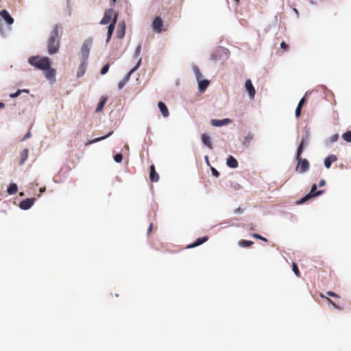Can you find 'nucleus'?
I'll return each instance as SVG.
<instances>
[{"label": "nucleus", "instance_id": "nucleus-22", "mask_svg": "<svg viewBox=\"0 0 351 351\" xmlns=\"http://www.w3.org/2000/svg\"><path fill=\"white\" fill-rule=\"evenodd\" d=\"M306 102V99L304 97L300 99L295 110V117L298 118L301 116L302 108Z\"/></svg>", "mask_w": 351, "mask_h": 351}, {"label": "nucleus", "instance_id": "nucleus-3", "mask_svg": "<svg viewBox=\"0 0 351 351\" xmlns=\"http://www.w3.org/2000/svg\"><path fill=\"white\" fill-rule=\"evenodd\" d=\"M51 60L47 56H40L38 55L29 56L27 59V62L32 66L38 70L41 71L45 69V66L49 64Z\"/></svg>", "mask_w": 351, "mask_h": 351}, {"label": "nucleus", "instance_id": "nucleus-10", "mask_svg": "<svg viewBox=\"0 0 351 351\" xmlns=\"http://www.w3.org/2000/svg\"><path fill=\"white\" fill-rule=\"evenodd\" d=\"M245 88L249 95L250 99H254L256 94V90L252 84V80L247 79L245 82Z\"/></svg>", "mask_w": 351, "mask_h": 351}, {"label": "nucleus", "instance_id": "nucleus-41", "mask_svg": "<svg viewBox=\"0 0 351 351\" xmlns=\"http://www.w3.org/2000/svg\"><path fill=\"white\" fill-rule=\"evenodd\" d=\"M210 170H211L212 176L213 177L218 178L220 176L219 171L217 169H215V167L210 166Z\"/></svg>", "mask_w": 351, "mask_h": 351}, {"label": "nucleus", "instance_id": "nucleus-32", "mask_svg": "<svg viewBox=\"0 0 351 351\" xmlns=\"http://www.w3.org/2000/svg\"><path fill=\"white\" fill-rule=\"evenodd\" d=\"M254 242L250 240H241L239 242V245L242 247H248L251 246Z\"/></svg>", "mask_w": 351, "mask_h": 351}, {"label": "nucleus", "instance_id": "nucleus-5", "mask_svg": "<svg viewBox=\"0 0 351 351\" xmlns=\"http://www.w3.org/2000/svg\"><path fill=\"white\" fill-rule=\"evenodd\" d=\"M309 140H310V132H309L308 130L305 128L303 132V134H302L300 143H299V145L298 146L295 155H302L306 146L308 144Z\"/></svg>", "mask_w": 351, "mask_h": 351}, {"label": "nucleus", "instance_id": "nucleus-53", "mask_svg": "<svg viewBox=\"0 0 351 351\" xmlns=\"http://www.w3.org/2000/svg\"><path fill=\"white\" fill-rule=\"evenodd\" d=\"M318 186L317 184H313L312 186H311V191H312V192H315L317 189Z\"/></svg>", "mask_w": 351, "mask_h": 351}, {"label": "nucleus", "instance_id": "nucleus-56", "mask_svg": "<svg viewBox=\"0 0 351 351\" xmlns=\"http://www.w3.org/2000/svg\"><path fill=\"white\" fill-rule=\"evenodd\" d=\"M219 226L221 227V228H223L227 226V223H226V222L220 223L219 224Z\"/></svg>", "mask_w": 351, "mask_h": 351}, {"label": "nucleus", "instance_id": "nucleus-20", "mask_svg": "<svg viewBox=\"0 0 351 351\" xmlns=\"http://www.w3.org/2000/svg\"><path fill=\"white\" fill-rule=\"evenodd\" d=\"M198 82V89L200 93H203L206 90L210 84V81L207 79L201 78L197 80Z\"/></svg>", "mask_w": 351, "mask_h": 351}, {"label": "nucleus", "instance_id": "nucleus-50", "mask_svg": "<svg viewBox=\"0 0 351 351\" xmlns=\"http://www.w3.org/2000/svg\"><path fill=\"white\" fill-rule=\"evenodd\" d=\"M113 34H110L109 32H107V35H106V43H108L110 42L111 38H112V36Z\"/></svg>", "mask_w": 351, "mask_h": 351}, {"label": "nucleus", "instance_id": "nucleus-54", "mask_svg": "<svg viewBox=\"0 0 351 351\" xmlns=\"http://www.w3.org/2000/svg\"><path fill=\"white\" fill-rule=\"evenodd\" d=\"M242 213V209L241 208H238L234 210L235 214H241Z\"/></svg>", "mask_w": 351, "mask_h": 351}, {"label": "nucleus", "instance_id": "nucleus-59", "mask_svg": "<svg viewBox=\"0 0 351 351\" xmlns=\"http://www.w3.org/2000/svg\"><path fill=\"white\" fill-rule=\"evenodd\" d=\"M29 93V89H21V93Z\"/></svg>", "mask_w": 351, "mask_h": 351}, {"label": "nucleus", "instance_id": "nucleus-25", "mask_svg": "<svg viewBox=\"0 0 351 351\" xmlns=\"http://www.w3.org/2000/svg\"><path fill=\"white\" fill-rule=\"evenodd\" d=\"M339 138V136L338 134H332L330 138L326 139L324 141V145L326 147H330L332 144L337 142Z\"/></svg>", "mask_w": 351, "mask_h": 351}, {"label": "nucleus", "instance_id": "nucleus-4", "mask_svg": "<svg viewBox=\"0 0 351 351\" xmlns=\"http://www.w3.org/2000/svg\"><path fill=\"white\" fill-rule=\"evenodd\" d=\"M93 45V38H88L82 43L80 48L81 60H88L89 58V53Z\"/></svg>", "mask_w": 351, "mask_h": 351}, {"label": "nucleus", "instance_id": "nucleus-16", "mask_svg": "<svg viewBox=\"0 0 351 351\" xmlns=\"http://www.w3.org/2000/svg\"><path fill=\"white\" fill-rule=\"evenodd\" d=\"M338 160L337 156L335 154H330L326 157L324 160V165L326 169L331 167L332 163L336 162Z\"/></svg>", "mask_w": 351, "mask_h": 351}, {"label": "nucleus", "instance_id": "nucleus-18", "mask_svg": "<svg viewBox=\"0 0 351 351\" xmlns=\"http://www.w3.org/2000/svg\"><path fill=\"white\" fill-rule=\"evenodd\" d=\"M87 62L88 60H81L80 64L76 75L77 77H82L84 75L86 69L87 67Z\"/></svg>", "mask_w": 351, "mask_h": 351}, {"label": "nucleus", "instance_id": "nucleus-14", "mask_svg": "<svg viewBox=\"0 0 351 351\" xmlns=\"http://www.w3.org/2000/svg\"><path fill=\"white\" fill-rule=\"evenodd\" d=\"M208 240V237L207 236H204L202 237H199L195 239L194 242L187 245V249H191L193 247H196L197 246L201 245Z\"/></svg>", "mask_w": 351, "mask_h": 351}, {"label": "nucleus", "instance_id": "nucleus-34", "mask_svg": "<svg viewBox=\"0 0 351 351\" xmlns=\"http://www.w3.org/2000/svg\"><path fill=\"white\" fill-rule=\"evenodd\" d=\"M343 139L347 143H351V130H348L342 134Z\"/></svg>", "mask_w": 351, "mask_h": 351}, {"label": "nucleus", "instance_id": "nucleus-51", "mask_svg": "<svg viewBox=\"0 0 351 351\" xmlns=\"http://www.w3.org/2000/svg\"><path fill=\"white\" fill-rule=\"evenodd\" d=\"M326 184V181L324 179L319 180V184H317L318 187H322Z\"/></svg>", "mask_w": 351, "mask_h": 351}, {"label": "nucleus", "instance_id": "nucleus-11", "mask_svg": "<svg viewBox=\"0 0 351 351\" xmlns=\"http://www.w3.org/2000/svg\"><path fill=\"white\" fill-rule=\"evenodd\" d=\"M113 14L112 8H108L105 10L103 18L100 21L101 25H107L111 22L112 15Z\"/></svg>", "mask_w": 351, "mask_h": 351}, {"label": "nucleus", "instance_id": "nucleus-39", "mask_svg": "<svg viewBox=\"0 0 351 351\" xmlns=\"http://www.w3.org/2000/svg\"><path fill=\"white\" fill-rule=\"evenodd\" d=\"M109 69H110L109 64H106L105 65H104L100 71L101 75H103L106 74L108 72Z\"/></svg>", "mask_w": 351, "mask_h": 351}, {"label": "nucleus", "instance_id": "nucleus-42", "mask_svg": "<svg viewBox=\"0 0 351 351\" xmlns=\"http://www.w3.org/2000/svg\"><path fill=\"white\" fill-rule=\"evenodd\" d=\"M252 237H254V238L260 239V240H261V241H263L264 242H267V239L265 237H263V236H261V234H259L258 233H253L252 234Z\"/></svg>", "mask_w": 351, "mask_h": 351}, {"label": "nucleus", "instance_id": "nucleus-40", "mask_svg": "<svg viewBox=\"0 0 351 351\" xmlns=\"http://www.w3.org/2000/svg\"><path fill=\"white\" fill-rule=\"evenodd\" d=\"M324 193H325L324 190H318V191H316L315 192L311 191V193L312 195L313 198H315V197H317L318 196H320L322 194H324Z\"/></svg>", "mask_w": 351, "mask_h": 351}, {"label": "nucleus", "instance_id": "nucleus-61", "mask_svg": "<svg viewBox=\"0 0 351 351\" xmlns=\"http://www.w3.org/2000/svg\"><path fill=\"white\" fill-rule=\"evenodd\" d=\"M293 11H294V12H295V13L296 14L297 17H298V16H299V12H298V10H297V9H295V8H294V9H293Z\"/></svg>", "mask_w": 351, "mask_h": 351}, {"label": "nucleus", "instance_id": "nucleus-48", "mask_svg": "<svg viewBox=\"0 0 351 351\" xmlns=\"http://www.w3.org/2000/svg\"><path fill=\"white\" fill-rule=\"evenodd\" d=\"M328 302L335 308L337 309H340V307L337 306L331 299L327 298Z\"/></svg>", "mask_w": 351, "mask_h": 351}, {"label": "nucleus", "instance_id": "nucleus-37", "mask_svg": "<svg viewBox=\"0 0 351 351\" xmlns=\"http://www.w3.org/2000/svg\"><path fill=\"white\" fill-rule=\"evenodd\" d=\"M141 47H142L141 44H138L136 47V49H135V51H134V53L133 55V58H137L138 57V56L140 55L141 51Z\"/></svg>", "mask_w": 351, "mask_h": 351}, {"label": "nucleus", "instance_id": "nucleus-36", "mask_svg": "<svg viewBox=\"0 0 351 351\" xmlns=\"http://www.w3.org/2000/svg\"><path fill=\"white\" fill-rule=\"evenodd\" d=\"M221 54H220V51H219V49H218L216 51H214L211 56H210V59L211 60L215 62L217 60L218 58L221 56Z\"/></svg>", "mask_w": 351, "mask_h": 351}, {"label": "nucleus", "instance_id": "nucleus-26", "mask_svg": "<svg viewBox=\"0 0 351 351\" xmlns=\"http://www.w3.org/2000/svg\"><path fill=\"white\" fill-rule=\"evenodd\" d=\"M107 101V97L104 96H101L99 99L97 106L95 109V112H99L102 110L104 106H105Z\"/></svg>", "mask_w": 351, "mask_h": 351}, {"label": "nucleus", "instance_id": "nucleus-63", "mask_svg": "<svg viewBox=\"0 0 351 351\" xmlns=\"http://www.w3.org/2000/svg\"><path fill=\"white\" fill-rule=\"evenodd\" d=\"M69 14L70 15V14H71V8H69Z\"/></svg>", "mask_w": 351, "mask_h": 351}, {"label": "nucleus", "instance_id": "nucleus-43", "mask_svg": "<svg viewBox=\"0 0 351 351\" xmlns=\"http://www.w3.org/2000/svg\"><path fill=\"white\" fill-rule=\"evenodd\" d=\"M292 270L297 276H299V274H300L299 268H298L297 264L294 262L292 263Z\"/></svg>", "mask_w": 351, "mask_h": 351}, {"label": "nucleus", "instance_id": "nucleus-27", "mask_svg": "<svg viewBox=\"0 0 351 351\" xmlns=\"http://www.w3.org/2000/svg\"><path fill=\"white\" fill-rule=\"evenodd\" d=\"M18 191V186L16 183H10L7 188V193L10 195H14Z\"/></svg>", "mask_w": 351, "mask_h": 351}, {"label": "nucleus", "instance_id": "nucleus-35", "mask_svg": "<svg viewBox=\"0 0 351 351\" xmlns=\"http://www.w3.org/2000/svg\"><path fill=\"white\" fill-rule=\"evenodd\" d=\"M142 62V58H140L136 62V64L129 71V72L132 75L141 66Z\"/></svg>", "mask_w": 351, "mask_h": 351}, {"label": "nucleus", "instance_id": "nucleus-23", "mask_svg": "<svg viewBox=\"0 0 351 351\" xmlns=\"http://www.w3.org/2000/svg\"><path fill=\"white\" fill-rule=\"evenodd\" d=\"M149 179L152 182H156L159 180V176L154 165H151L150 166Z\"/></svg>", "mask_w": 351, "mask_h": 351}, {"label": "nucleus", "instance_id": "nucleus-24", "mask_svg": "<svg viewBox=\"0 0 351 351\" xmlns=\"http://www.w3.org/2000/svg\"><path fill=\"white\" fill-rule=\"evenodd\" d=\"M158 107L164 117H168L169 115V110L167 105L163 101L158 103Z\"/></svg>", "mask_w": 351, "mask_h": 351}, {"label": "nucleus", "instance_id": "nucleus-8", "mask_svg": "<svg viewBox=\"0 0 351 351\" xmlns=\"http://www.w3.org/2000/svg\"><path fill=\"white\" fill-rule=\"evenodd\" d=\"M52 61L49 62V64L45 66V69H42L44 72L45 77L49 80L54 82L56 80V70L51 67Z\"/></svg>", "mask_w": 351, "mask_h": 351}, {"label": "nucleus", "instance_id": "nucleus-1", "mask_svg": "<svg viewBox=\"0 0 351 351\" xmlns=\"http://www.w3.org/2000/svg\"><path fill=\"white\" fill-rule=\"evenodd\" d=\"M61 29V25L60 24H56L53 26L50 32V35L47 42V53L49 55H54L59 51L60 40L59 32Z\"/></svg>", "mask_w": 351, "mask_h": 351}, {"label": "nucleus", "instance_id": "nucleus-46", "mask_svg": "<svg viewBox=\"0 0 351 351\" xmlns=\"http://www.w3.org/2000/svg\"><path fill=\"white\" fill-rule=\"evenodd\" d=\"M115 26L116 25L112 23H110L108 26V30H107V32H109L110 34H113L114 31V29H115Z\"/></svg>", "mask_w": 351, "mask_h": 351}, {"label": "nucleus", "instance_id": "nucleus-45", "mask_svg": "<svg viewBox=\"0 0 351 351\" xmlns=\"http://www.w3.org/2000/svg\"><path fill=\"white\" fill-rule=\"evenodd\" d=\"M118 16H119L118 12H114V14H112L110 23L116 25L117 23Z\"/></svg>", "mask_w": 351, "mask_h": 351}, {"label": "nucleus", "instance_id": "nucleus-12", "mask_svg": "<svg viewBox=\"0 0 351 351\" xmlns=\"http://www.w3.org/2000/svg\"><path fill=\"white\" fill-rule=\"evenodd\" d=\"M232 122V120L229 118H225L223 119H211L210 123L214 127H221L226 125Z\"/></svg>", "mask_w": 351, "mask_h": 351}, {"label": "nucleus", "instance_id": "nucleus-6", "mask_svg": "<svg viewBox=\"0 0 351 351\" xmlns=\"http://www.w3.org/2000/svg\"><path fill=\"white\" fill-rule=\"evenodd\" d=\"M297 166L295 171H299L301 173H304L309 169V162L307 159L301 157V155H295Z\"/></svg>", "mask_w": 351, "mask_h": 351}, {"label": "nucleus", "instance_id": "nucleus-47", "mask_svg": "<svg viewBox=\"0 0 351 351\" xmlns=\"http://www.w3.org/2000/svg\"><path fill=\"white\" fill-rule=\"evenodd\" d=\"M280 47L282 49L285 50H287L289 48V45L285 41L280 43Z\"/></svg>", "mask_w": 351, "mask_h": 351}, {"label": "nucleus", "instance_id": "nucleus-31", "mask_svg": "<svg viewBox=\"0 0 351 351\" xmlns=\"http://www.w3.org/2000/svg\"><path fill=\"white\" fill-rule=\"evenodd\" d=\"M193 71L195 74V78H196V80H200L201 78H202V75L198 68L197 66L196 65H193Z\"/></svg>", "mask_w": 351, "mask_h": 351}, {"label": "nucleus", "instance_id": "nucleus-49", "mask_svg": "<svg viewBox=\"0 0 351 351\" xmlns=\"http://www.w3.org/2000/svg\"><path fill=\"white\" fill-rule=\"evenodd\" d=\"M326 293H327V295L334 297V298H339V295L338 294H337L335 292L330 291H327Z\"/></svg>", "mask_w": 351, "mask_h": 351}, {"label": "nucleus", "instance_id": "nucleus-19", "mask_svg": "<svg viewBox=\"0 0 351 351\" xmlns=\"http://www.w3.org/2000/svg\"><path fill=\"white\" fill-rule=\"evenodd\" d=\"M226 165L231 169H236L239 166L237 159L231 155H229L226 158Z\"/></svg>", "mask_w": 351, "mask_h": 351}, {"label": "nucleus", "instance_id": "nucleus-9", "mask_svg": "<svg viewBox=\"0 0 351 351\" xmlns=\"http://www.w3.org/2000/svg\"><path fill=\"white\" fill-rule=\"evenodd\" d=\"M36 199L34 197H29L23 199L19 203V208L23 210H27L34 204Z\"/></svg>", "mask_w": 351, "mask_h": 351}, {"label": "nucleus", "instance_id": "nucleus-55", "mask_svg": "<svg viewBox=\"0 0 351 351\" xmlns=\"http://www.w3.org/2000/svg\"><path fill=\"white\" fill-rule=\"evenodd\" d=\"M204 160L207 165L210 167V164L209 162L208 157L207 156H204Z\"/></svg>", "mask_w": 351, "mask_h": 351}, {"label": "nucleus", "instance_id": "nucleus-62", "mask_svg": "<svg viewBox=\"0 0 351 351\" xmlns=\"http://www.w3.org/2000/svg\"><path fill=\"white\" fill-rule=\"evenodd\" d=\"M117 0H110V3L114 4L117 2Z\"/></svg>", "mask_w": 351, "mask_h": 351}, {"label": "nucleus", "instance_id": "nucleus-58", "mask_svg": "<svg viewBox=\"0 0 351 351\" xmlns=\"http://www.w3.org/2000/svg\"><path fill=\"white\" fill-rule=\"evenodd\" d=\"M152 227H153V224H152V223H151V224L149 225V226L148 227V229H147V233H148V234L151 232V230H152Z\"/></svg>", "mask_w": 351, "mask_h": 351}, {"label": "nucleus", "instance_id": "nucleus-13", "mask_svg": "<svg viewBox=\"0 0 351 351\" xmlns=\"http://www.w3.org/2000/svg\"><path fill=\"white\" fill-rule=\"evenodd\" d=\"M113 130H111L109 132H108L106 135L104 136H100V137H97V138H95L94 139H92V140H88L85 143H84V145L85 146H89L93 143H97V142H99L101 141H103V140H105L107 138L111 136L113 134Z\"/></svg>", "mask_w": 351, "mask_h": 351}, {"label": "nucleus", "instance_id": "nucleus-57", "mask_svg": "<svg viewBox=\"0 0 351 351\" xmlns=\"http://www.w3.org/2000/svg\"><path fill=\"white\" fill-rule=\"evenodd\" d=\"M45 191H46V188H45V187H41V188H40V189H39V192H40V193H45Z\"/></svg>", "mask_w": 351, "mask_h": 351}, {"label": "nucleus", "instance_id": "nucleus-15", "mask_svg": "<svg viewBox=\"0 0 351 351\" xmlns=\"http://www.w3.org/2000/svg\"><path fill=\"white\" fill-rule=\"evenodd\" d=\"M126 24L124 21H122L118 24L117 36L119 38H123L125 34Z\"/></svg>", "mask_w": 351, "mask_h": 351}, {"label": "nucleus", "instance_id": "nucleus-7", "mask_svg": "<svg viewBox=\"0 0 351 351\" xmlns=\"http://www.w3.org/2000/svg\"><path fill=\"white\" fill-rule=\"evenodd\" d=\"M152 28L156 33L160 34L163 31V21L160 16H156L152 23Z\"/></svg>", "mask_w": 351, "mask_h": 351}, {"label": "nucleus", "instance_id": "nucleus-60", "mask_svg": "<svg viewBox=\"0 0 351 351\" xmlns=\"http://www.w3.org/2000/svg\"><path fill=\"white\" fill-rule=\"evenodd\" d=\"M5 106V104L2 101H0V109L4 108Z\"/></svg>", "mask_w": 351, "mask_h": 351}, {"label": "nucleus", "instance_id": "nucleus-30", "mask_svg": "<svg viewBox=\"0 0 351 351\" xmlns=\"http://www.w3.org/2000/svg\"><path fill=\"white\" fill-rule=\"evenodd\" d=\"M312 198H313L312 195L311 193V191H309L307 194H306L302 197H301L300 199H298L296 202V204H298V205L302 204Z\"/></svg>", "mask_w": 351, "mask_h": 351}, {"label": "nucleus", "instance_id": "nucleus-28", "mask_svg": "<svg viewBox=\"0 0 351 351\" xmlns=\"http://www.w3.org/2000/svg\"><path fill=\"white\" fill-rule=\"evenodd\" d=\"M131 75H132V74L128 71L126 73V75H125V77H123V79L119 82V84H118V88L119 90L122 89L124 87L125 84L130 80Z\"/></svg>", "mask_w": 351, "mask_h": 351}, {"label": "nucleus", "instance_id": "nucleus-38", "mask_svg": "<svg viewBox=\"0 0 351 351\" xmlns=\"http://www.w3.org/2000/svg\"><path fill=\"white\" fill-rule=\"evenodd\" d=\"M113 159L115 162L120 163L123 160V154L121 153L117 154L114 156Z\"/></svg>", "mask_w": 351, "mask_h": 351}, {"label": "nucleus", "instance_id": "nucleus-52", "mask_svg": "<svg viewBox=\"0 0 351 351\" xmlns=\"http://www.w3.org/2000/svg\"><path fill=\"white\" fill-rule=\"evenodd\" d=\"M32 134L30 132H28L22 138L21 141H25L26 139L29 138L31 136Z\"/></svg>", "mask_w": 351, "mask_h": 351}, {"label": "nucleus", "instance_id": "nucleus-33", "mask_svg": "<svg viewBox=\"0 0 351 351\" xmlns=\"http://www.w3.org/2000/svg\"><path fill=\"white\" fill-rule=\"evenodd\" d=\"M219 49L220 51V54H221L220 56H223L226 58H228L229 57L230 52L228 49L223 47H220Z\"/></svg>", "mask_w": 351, "mask_h": 351}, {"label": "nucleus", "instance_id": "nucleus-29", "mask_svg": "<svg viewBox=\"0 0 351 351\" xmlns=\"http://www.w3.org/2000/svg\"><path fill=\"white\" fill-rule=\"evenodd\" d=\"M29 154V149L27 148L24 149L20 154V161L19 165H22L27 158Z\"/></svg>", "mask_w": 351, "mask_h": 351}, {"label": "nucleus", "instance_id": "nucleus-44", "mask_svg": "<svg viewBox=\"0 0 351 351\" xmlns=\"http://www.w3.org/2000/svg\"><path fill=\"white\" fill-rule=\"evenodd\" d=\"M21 94V89H18L16 92L10 93L9 95V97L10 98L14 99V98L18 97Z\"/></svg>", "mask_w": 351, "mask_h": 351}, {"label": "nucleus", "instance_id": "nucleus-21", "mask_svg": "<svg viewBox=\"0 0 351 351\" xmlns=\"http://www.w3.org/2000/svg\"><path fill=\"white\" fill-rule=\"evenodd\" d=\"M201 141L204 145L208 147L210 149H213L211 138H210V136L208 134L203 133L201 135Z\"/></svg>", "mask_w": 351, "mask_h": 351}, {"label": "nucleus", "instance_id": "nucleus-17", "mask_svg": "<svg viewBox=\"0 0 351 351\" xmlns=\"http://www.w3.org/2000/svg\"><path fill=\"white\" fill-rule=\"evenodd\" d=\"M254 134H252V132H249L247 134H246L243 138V141H242V145L245 147V148H249L250 146V143L252 141V140L254 139Z\"/></svg>", "mask_w": 351, "mask_h": 351}, {"label": "nucleus", "instance_id": "nucleus-2", "mask_svg": "<svg viewBox=\"0 0 351 351\" xmlns=\"http://www.w3.org/2000/svg\"><path fill=\"white\" fill-rule=\"evenodd\" d=\"M14 19L8 12L3 9L0 11V35L5 38L10 30L11 25L14 23Z\"/></svg>", "mask_w": 351, "mask_h": 351}]
</instances>
